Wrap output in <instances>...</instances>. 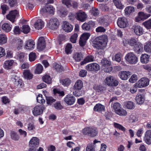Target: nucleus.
<instances>
[{
	"label": "nucleus",
	"instance_id": "nucleus-1",
	"mask_svg": "<svg viewBox=\"0 0 151 151\" xmlns=\"http://www.w3.org/2000/svg\"><path fill=\"white\" fill-rule=\"evenodd\" d=\"M108 42L107 36L101 35L96 38L93 42V46L97 50L96 53L99 55H103L104 53V49L106 47Z\"/></svg>",
	"mask_w": 151,
	"mask_h": 151
},
{
	"label": "nucleus",
	"instance_id": "nucleus-2",
	"mask_svg": "<svg viewBox=\"0 0 151 151\" xmlns=\"http://www.w3.org/2000/svg\"><path fill=\"white\" fill-rule=\"evenodd\" d=\"M82 133L84 135H87L91 137L97 135L98 131L96 128L93 127H87L82 130Z\"/></svg>",
	"mask_w": 151,
	"mask_h": 151
},
{
	"label": "nucleus",
	"instance_id": "nucleus-3",
	"mask_svg": "<svg viewBox=\"0 0 151 151\" xmlns=\"http://www.w3.org/2000/svg\"><path fill=\"white\" fill-rule=\"evenodd\" d=\"M83 87V83L81 81L77 80L75 83L74 88L76 91L73 92V94L76 96H79L83 94L81 90Z\"/></svg>",
	"mask_w": 151,
	"mask_h": 151
},
{
	"label": "nucleus",
	"instance_id": "nucleus-4",
	"mask_svg": "<svg viewBox=\"0 0 151 151\" xmlns=\"http://www.w3.org/2000/svg\"><path fill=\"white\" fill-rule=\"evenodd\" d=\"M101 63L103 71L106 73H109L111 71L112 68L110 61L104 58L101 60Z\"/></svg>",
	"mask_w": 151,
	"mask_h": 151
},
{
	"label": "nucleus",
	"instance_id": "nucleus-5",
	"mask_svg": "<svg viewBox=\"0 0 151 151\" xmlns=\"http://www.w3.org/2000/svg\"><path fill=\"white\" fill-rule=\"evenodd\" d=\"M40 141L37 137H33L30 140L29 143L30 148L29 151H36L37 148L39 147Z\"/></svg>",
	"mask_w": 151,
	"mask_h": 151
},
{
	"label": "nucleus",
	"instance_id": "nucleus-6",
	"mask_svg": "<svg viewBox=\"0 0 151 151\" xmlns=\"http://www.w3.org/2000/svg\"><path fill=\"white\" fill-rule=\"evenodd\" d=\"M125 59L129 63L132 64H135L138 61L137 57L132 52L127 53L125 56Z\"/></svg>",
	"mask_w": 151,
	"mask_h": 151
},
{
	"label": "nucleus",
	"instance_id": "nucleus-7",
	"mask_svg": "<svg viewBox=\"0 0 151 151\" xmlns=\"http://www.w3.org/2000/svg\"><path fill=\"white\" fill-rule=\"evenodd\" d=\"M46 109L44 105H39L35 106L32 111L33 114L35 116L42 115L44 111Z\"/></svg>",
	"mask_w": 151,
	"mask_h": 151
},
{
	"label": "nucleus",
	"instance_id": "nucleus-8",
	"mask_svg": "<svg viewBox=\"0 0 151 151\" xmlns=\"http://www.w3.org/2000/svg\"><path fill=\"white\" fill-rule=\"evenodd\" d=\"M105 83L109 86H116L119 84V81L112 76L107 77L105 81Z\"/></svg>",
	"mask_w": 151,
	"mask_h": 151
},
{
	"label": "nucleus",
	"instance_id": "nucleus-9",
	"mask_svg": "<svg viewBox=\"0 0 151 151\" xmlns=\"http://www.w3.org/2000/svg\"><path fill=\"white\" fill-rule=\"evenodd\" d=\"M60 25V22L58 19H50L47 22V27L52 30L57 29Z\"/></svg>",
	"mask_w": 151,
	"mask_h": 151
},
{
	"label": "nucleus",
	"instance_id": "nucleus-10",
	"mask_svg": "<svg viewBox=\"0 0 151 151\" xmlns=\"http://www.w3.org/2000/svg\"><path fill=\"white\" fill-rule=\"evenodd\" d=\"M149 80L146 78H142L135 83V86L138 88L145 87L149 84Z\"/></svg>",
	"mask_w": 151,
	"mask_h": 151
},
{
	"label": "nucleus",
	"instance_id": "nucleus-11",
	"mask_svg": "<svg viewBox=\"0 0 151 151\" xmlns=\"http://www.w3.org/2000/svg\"><path fill=\"white\" fill-rule=\"evenodd\" d=\"M86 69L88 71L95 72L100 69L99 65L96 63H92L87 65L86 67Z\"/></svg>",
	"mask_w": 151,
	"mask_h": 151
},
{
	"label": "nucleus",
	"instance_id": "nucleus-12",
	"mask_svg": "<svg viewBox=\"0 0 151 151\" xmlns=\"http://www.w3.org/2000/svg\"><path fill=\"white\" fill-rule=\"evenodd\" d=\"M90 36V34L88 33H84L81 35L79 42L81 46L83 47L85 45L87 40Z\"/></svg>",
	"mask_w": 151,
	"mask_h": 151
},
{
	"label": "nucleus",
	"instance_id": "nucleus-13",
	"mask_svg": "<svg viewBox=\"0 0 151 151\" xmlns=\"http://www.w3.org/2000/svg\"><path fill=\"white\" fill-rule=\"evenodd\" d=\"M63 23L62 28L65 32L68 33L72 31L73 26L69 22L66 21H64Z\"/></svg>",
	"mask_w": 151,
	"mask_h": 151
},
{
	"label": "nucleus",
	"instance_id": "nucleus-14",
	"mask_svg": "<svg viewBox=\"0 0 151 151\" xmlns=\"http://www.w3.org/2000/svg\"><path fill=\"white\" fill-rule=\"evenodd\" d=\"M46 47V43L45 39L43 37H40L38 40L37 48L40 50H43Z\"/></svg>",
	"mask_w": 151,
	"mask_h": 151
},
{
	"label": "nucleus",
	"instance_id": "nucleus-15",
	"mask_svg": "<svg viewBox=\"0 0 151 151\" xmlns=\"http://www.w3.org/2000/svg\"><path fill=\"white\" fill-rule=\"evenodd\" d=\"M6 17L7 19H15L18 18L22 19V17H19V12L16 10L10 11L9 14L6 15Z\"/></svg>",
	"mask_w": 151,
	"mask_h": 151
},
{
	"label": "nucleus",
	"instance_id": "nucleus-16",
	"mask_svg": "<svg viewBox=\"0 0 151 151\" xmlns=\"http://www.w3.org/2000/svg\"><path fill=\"white\" fill-rule=\"evenodd\" d=\"M64 99L66 103L69 105H73L75 103L76 100L75 97L70 95H67Z\"/></svg>",
	"mask_w": 151,
	"mask_h": 151
},
{
	"label": "nucleus",
	"instance_id": "nucleus-17",
	"mask_svg": "<svg viewBox=\"0 0 151 151\" xmlns=\"http://www.w3.org/2000/svg\"><path fill=\"white\" fill-rule=\"evenodd\" d=\"M131 74L130 72L127 71H121L119 72L118 76L123 80H126L129 78Z\"/></svg>",
	"mask_w": 151,
	"mask_h": 151
},
{
	"label": "nucleus",
	"instance_id": "nucleus-18",
	"mask_svg": "<svg viewBox=\"0 0 151 151\" xmlns=\"http://www.w3.org/2000/svg\"><path fill=\"white\" fill-rule=\"evenodd\" d=\"M45 23L42 19H37L34 24V27L37 30H40L42 29L44 26Z\"/></svg>",
	"mask_w": 151,
	"mask_h": 151
},
{
	"label": "nucleus",
	"instance_id": "nucleus-19",
	"mask_svg": "<svg viewBox=\"0 0 151 151\" xmlns=\"http://www.w3.org/2000/svg\"><path fill=\"white\" fill-rule=\"evenodd\" d=\"M143 45L139 42L136 44L133 47L134 51L137 53L139 54L143 51Z\"/></svg>",
	"mask_w": 151,
	"mask_h": 151
},
{
	"label": "nucleus",
	"instance_id": "nucleus-20",
	"mask_svg": "<svg viewBox=\"0 0 151 151\" xmlns=\"http://www.w3.org/2000/svg\"><path fill=\"white\" fill-rule=\"evenodd\" d=\"M145 140L147 144H151V130H147L145 133Z\"/></svg>",
	"mask_w": 151,
	"mask_h": 151
},
{
	"label": "nucleus",
	"instance_id": "nucleus-21",
	"mask_svg": "<svg viewBox=\"0 0 151 151\" xmlns=\"http://www.w3.org/2000/svg\"><path fill=\"white\" fill-rule=\"evenodd\" d=\"M55 8L52 6L50 5H47L44 8H43L41 11H46L50 14H54L55 12Z\"/></svg>",
	"mask_w": 151,
	"mask_h": 151
},
{
	"label": "nucleus",
	"instance_id": "nucleus-22",
	"mask_svg": "<svg viewBox=\"0 0 151 151\" xmlns=\"http://www.w3.org/2000/svg\"><path fill=\"white\" fill-rule=\"evenodd\" d=\"M133 29L134 32L137 35L140 36L143 33V29L142 28L139 26H134Z\"/></svg>",
	"mask_w": 151,
	"mask_h": 151
},
{
	"label": "nucleus",
	"instance_id": "nucleus-23",
	"mask_svg": "<svg viewBox=\"0 0 151 151\" xmlns=\"http://www.w3.org/2000/svg\"><path fill=\"white\" fill-rule=\"evenodd\" d=\"M93 110L95 111L100 112L105 110V106L101 104H96L94 106Z\"/></svg>",
	"mask_w": 151,
	"mask_h": 151
},
{
	"label": "nucleus",
	"instance_id": "nucleus-24",
	"mask_svg": "<svg viewBox=\"0 0 151 151\" xmlns=\"http://www.w3.org/2000/svg\"><path fill=\"white\" fill-rule=\"evenodd\" d=\"M127 19H118L117 24L118 26L120 28H124L127 27L128 24Z\"/></svg>",
	"mask_w": 151,
	"mask_h": 151
},
{
	"label": "nucleus",
	"instance_id": "nucleus-25",
	"mask_svg": "<svg viewBox=\"0 0 151 151\" xmlns=\"http://www.w3.org/2000/svg\"><path fill=\"white\" fill-rule=\"evenodd\" d=\"M14 63V61L12 60H8L5 61L4 65V68L7 70L11 69Z\"/></svg>",
	"mask_w": 151,
	"mask_h": 151
},
{
	"label": "nucleus",
	"instance_id": "nucleus-26",
	"mask_svg": "<svg viewBox=\"0 0 151 151\" xmlns=\"http://www.w3.org/2000/svg\"><path fill=\"white\" fill-rule=\"evenodd\" d=\"M136 101L138 104H142L145 100V96L142 94H137L136 97Z\"/></svg>",
	"mask_w": 151,
	"mask_h": 151
},
{
	"label": "nucleus",
	"instance_id": "nucleus-27",
	"mask_svg": "<svg viewBox=\"0 0 151 151\" xmlns=\"http://www.w3.org/2000/svg\"><path fill=\"white\" fill-rule=\"evenodd\" d=\"M35 45V42L33 40H31L27 41L25 45V48L27 49L31 50L34 48Z\"/></svg>",
	"mask_w": 151,
	"mask_h": 151
},
{
	"label": "nucleus",
	"instance_id": "nucleus-28",
	"mask_svg": "<svg viewBox=\"0 0 151 151\" xmlns=\"http://www.w3.org/2000/svg\"><path fill=\"white\" fill-rule=\"evenodd\" d=\"M94 61V57L92 55H88L84 60L81 62V65H83L86 63L93 62Z\"/></svg>",
	"mask_w": 151,
	"mask_h": 151
},
{
	"label": "nucleus",
	"instance_id": "nucleus-29",
	"mask_svg": "<svg viewBox=\"0 0 151 151\" xmlns=\"http://www.w3.org/2000/svg\"><path fill=\"white\" fill-rule=\"evenodd\" d=\"M23 76L24 78L27 80L32 79L33 77V74L31 73L29 70H24L23 72Z\"/></svg>",
	"mask_w": 151,
	"mask_h": 151
},
{
	"label": "nucleus",
	"instance_id": "nucleus-30",
	"mask_svg": "<svg viewBox=\"0 0 151 151\" xmlns=\"http://www.w3.org/2000/svg\"><path fill=\"white\" fill-rule=\"evenodd\" d=\"M73 58L76 62H79L83 59V55L81 52H76L74 54Z\"/></svg>",
	"mask_w": 151,
	"mask_h": 151
},
{
	"label": "nucleus",
	"instance_id": "nucleus-31",
	"mask_svg": "<svg viewBox=\"0 0 151 151\" xmlns=\"http://www.w3.org/2000/svg\"><path fill=\"white\" fill-rule=\"evenodd\" d=\"M54 96H58L59 97H62L65 95V93L63 91H60V89L56 88H54L53 90Z\"/></svg>",
	"mask_w": 151,
	"mask_h": 151
},
{
	"label": "nucleus",
	"instance_id": "nucleus-32",
	"mask_svg": "<svg viewBox=\"0 0 151 151\" xmlns=\"http://www.w3.org/2000/svg\"><path fill=\"white\" fill-rule=\"evenodd\" d=\"M150 56L148 55L144 54H142L140 57V60L142 63H147L149 60Z\"/></svg>",
	"mask_w": 151,
	"mask_h": 151
},
{
	"label": "nucleus",
	"instance_id": "nucleus-33",
	"mask_svg": "<svg viewBox=\"0 0 151 151\" xmlns=\"http://www.w3.org/2000/svg\"><path fill=\"white\" fill-rule=\"evenodd\" d=\"M77 19H86L87 18V15L86 13L81 11L76 13Z\"/></svg>",
	"mask_w": 151,
	"mask_h": 151
},
{
	"label": "nucleus",
	"instance_id": "nucleus-34",
	"mask_svg": "<svg viewBox=\"0 0 151 151\" xmlns=\"http://www.w3.org/2000/svg\"><path fill=\"white\" fill-rule=\"evenodd\" d=\"M125 105L127 109H133L135 107L134 103L130 101H128L125 103Z\"/></svg>",
	"mask_w": 151,
	"mask_h": 151
},
{
	"label": "nucleus",
	"instance_id": "nucleus-35",
	"mask_svg": "<svg viewBox=\"0 0 151 151\" xmlns=\"http://www.w3.org/2000/svg\"><path fill=\"white\" fill-rule=\"evenodd\" d=\"M113 1L117 8L120 9L123 8L124 5L121 3L120 0H113Z\"/></svg>",
	"mask_w": 151,
	"mask_h": 151
},
{
	"label": "nucleus",
	"instance_id": "nucleus-36",
	"mask_svg": "<svg viewBox=\"0 0 151 151\" xmlns=\"http://www.w3.org/2000/svg\"><path fill=\"white\" fill-rule=\"evenodd\" d=\"M150 14H147L144 12H140L138 13V18L139 19H147L150 16Z\"/></svg>",
	"mask_w": 151,
	"mask_h": 151
},
{
	"label": "nucleus",
	"instance_id": "nucleus-37",
	"mask_svg": "<svg viewBox=\"0 0 151 151\" xmlns=\"http://www.w3.org/2000/svg\"><path fill=\"white\" fill-rule=\"evenodd\" d=\"M135 10L134 8L132 6H129L127 7L124 10L125 13L126 15H129L133 12Z\"/></svg>",
	"mask_w": 151,
	"mask_h": 151
},
{
	"label": "nucleus",
	"instance_id": "nucleus-38",
	"mask_svg": "<svg viewBox=\"0 0 151 151\" xmlns=\"http://www.w3.org/2000/svg\"><path fill=\"white\" fill-rule=\"evenodd\" d=\"M2 28L3 30L6 32H9L12 29L11 27L9 24L7 23L4 24L2 25Z\"/></svg>",
	"mask_w": 151,
	"mask_h": 151
},
{
	"label": "nucleus",
	"instance_id": "nucleus-39",
	"mask_svg": "<svg viewBox=\"0 0 151 151\" xmlns=\"http://www.w3.org/2000/svg\"><path fill=\"white\" fill-rule=\"evenodd\" d=\"M116 113L117 114L122 116H125L127 114V111L121 107L119 110L116 111Z\"/></svg>",
	"mask_w": 151,
	"mask_h": 151
},
{
	"label": "nucleus",
	"instance_id": "nucleus-40",
	"mask_svg": "<svg viewBox=\"0 0 151 151\" xmlns=\"http://www.w3.org/2000/svg\"><path fill=\"white\" fill-rule=\"evenodd\" d=\"M72 48V45L71 43H68L65 47V51L67 54H71L72 52L71 49Z\"/></svg>",
	"mask_w": 151,
	"mask_h": 151
},
{
	"label": "nucleus",
	"instance_id": "nucleus-41",
	"mask_svg": "<svg viewBox=\"0 0 151 151\" xmlns=\"http://www.w3.org/2000/svg\"><path fill=\"white\" fill-rule=\"evenodd\" d=\"M145 51L149 53H151V42H147L144 46Z\"/></svg>",
	"mask_w": 151,
	"mask_h": 151
},
{
	"label": "nucleus",
	"instance_id": "nucleus-42",
	"mask_svg": "<svg viewBox=\"0 0 151 151\" xmlns=\"http://www.w3.org/2000/svg\"><path fill=\"white\" fill-rule=\"evenodd\" d=\"M53 107L56 110H60L64 108L61 105L60 101H58L53 104Z\"/></svg>",
	"mask_w": 151,
	"mask_h": 151
},
{
	"label": "nucleus",
	"instance_id": "nucleus-43",
	"mask_svg": "<svg viewBox=\"0 0 151 151\" xmlns=\"http://www.w3.org/2000/svg\"><path fill=\"white\" fill-rule=\"evenodd\" d=\"M10 136L11 138L15 141L18 140L19 138L18 135L14 131H11V132Z\"/></svg>",
	"mask_w": 151,
	"mask_h": 151
},
{
	"label": "nucleus",
	"instance_id": "nucleus-44",
	"mask_svg": "<svg viewBox=\"0 0 151 151\" xmlns=\"http://www.w3.org/2000/svg\"><path fill=\"white\" fill-rule=\"evenodd\" d=\"M42 79L44 82L50 84L52 82V79L49 75H45L42 78Z\"/></svg>",
	"mask_w": 151,
	"mask_h": 151
},
{
	"label": "nucleus",
	"instance_id": "nucleus-45",
	"mask_svg": "<svg viewBox=\"0 0 151 151\" xmlns=\"http://www.w3.org/2000/svg\"><path fill=\"white\" fill-rule=\"evenodd\" d=\"M114 127L117 129H119L123 132L126 131V128L121 124L116 122H114Z\"/></svg>",
	"mask_w": 151,
	"mask_h": 151
},
{
	"label": "nucleus",
	"instance_id": "nucleus-46",
	"mask_svg": "<svg viewBox=\"0 0 151 151\" xmlns=\"http://www.w3.org/2000/svg\"><path fill=\"white\" fill-rule=\"evenodd\" d=\"M142 24L147 29H151V19H148L145 21Z\"/></svg>",
	"mask_w": 151,
	"mask_h": 151
},
{
	"label": "nucleus",
	"instance_id": "nucleus-47",
	"mask_svg": "<svg viewBox=\"0 0 151 151\" xmlns=\"http://www.w3.org/2000/svg\"><path fill=\"white\" fill-rule=\"evenodd\" d=\"M43 70V67L42 65L40 64H38L36 67L35 73L37 74H40L42 73Z\"/></svg>",
	"mask_w": 151,
	"mask_h": 151
},
{
	"label": "nucleus",
	"instance_id": "nucleus-48",
	"mask_svg": "<svg viewBox=\"0 0 151 151\" xmlns=\"http://www.w3.org/2000/svg\"><path fill=\"white\" fill-rule=\"evenodd\" d=\"M99 22L101 25L105 27H106L109 24V22L108 19H99Z\"/></svg>",
	"mask_w": 151,
	"mask_h": 151
},
{
	"label": "nucleus",
	"instance_id": "nucleus-49",
	"mask_svg": "<svg viewBox=\"0 0 151 151\" xmlns=\"http://www.w3.org/2000/svg\"><path fill=\"white\" fill-rule=\"evenodd\" d=\"M138 40L135 38H131L129 39V45L132 46L134 47L138 43Z\"/></svg>",
	"mask_w": 151,
	"mask_h": 151
},
{
	"label": "nucleus",
	"instance_id": "nucleus-50",
	"mask_svg": "<svg viewBox=\"0 0 151 151\" xmlns=\"http://www.w3.org/2000/svg\"><path fill=\"white\" fill-rule=\"evenodd\" d=\"M30 31V28L28 25H24L22 26V31L24 34H27Z\"/></svg>",
	"mask_w": 151,
	"mask_h": 151
},
{
	"label": "nucleus",
	"instance_id": "nucleus-51",
	"mask_svg": "<svg viewBox=\"0 0 151 151\" xmlns=\"http://www.w3.org/2000/svg\"><path fill=\"white\" fill-rule=\"evenodd\" d=\"M7 42V38L5 35L3 34L0 35V44L2 45Z\"/></svg>",
	"mask_w": 151,
	"mask_h": 151
},
{
	"label": "nucleus",
	"instance_id": "nucleus-52",
	"mask_svg": "<svg viewBox=\"0 0 151 151\" xmlns=\"http://www.w3.org/2000/svg\"><path fill=\"white\" fill-rule=\"evenodd\" d=\"M14 84L17 86L21 88L23 87L24 86V83L22 80L20 79L17 81L16 80L14 82Z\"/></svg>",
	"mask_w": 151,
	"mask_h": 151
},
{
	"label": "nucleus",
	"instance_id": "nucleus-53",
	"mask_svg": "<svg viewBox=\"0 0 151 151\" xmlns=\"http://www.w3.org/2000/svg\"><path fill=\"white\" fill-rule=\"evenodd\" d=\"M71 80L68 78L63 79L62 81V84L64 86H68L71 83Z\"/></svg>",
	"mask_w": 151,
	"mask_h": 151
},
{
	"label": "nucleus",
	"instance_id": "nucleus-54",
	"mask_svg": "<svg viewBox=\"0 0 151 151\" xmlns=\"http://www.w3.org/2000/svg\"><path fill=\"white\" fill-rule=\"evenodd\" d=\"M56 100L52 97H49L46 98L47 103L48 105H51L52 104L55 102Z\"/></svg>",
	"mask_w": 151,
	"mask_h": 151
},
{
	"label": "nucleus",
	"instance_id": "nucleus-55",
	"mask_svg": "<svg viewBox=\"0 0 151 151\" xmlns=\"http://www.w3.org/2000/svg\"><path fill=\"white\" fill-rule=\"evenodd\" d=\"M42 96V95L41 94L38 95L37 98V100L38 102L43 104L44 103H45V100L43 99Z\"/></svg>",
	"mask_w": 151,
	"mask_h": 151
},
{
	"label": "nucleus",
	"instance_id": "nucleus-56",
	"mask_svg": "<svg viewBox=\"0 0 151 151\" xmlns=\"http://www.w3.org/2000/svg\"><path fill=\"white\" fill-rule=\"evenodd\" d=\"M113 106L116 113V111L119 110L122 107V105L119 103L116 102L113 104Z\"/></svg>",
	"mask_w": 151,
	"mask_h": 151
},
{
	"label": "nucleus",
	"instance_id": "nucleus-57",
	"mask_svg": "<svg viewBox=\"0 0 151 151\" xmlns=\"http://www.w3.org/2000/svg\"><path fill=\"white\" fill-rule=\"evenodd\" d=\"M36 54L35 52H31L29 55V59L30 61H34L36 58Z\"/></svg>",
	"mask_w": 151,
	"mask_h": 151
},
{
	"label": "nucleus",
	"instance_id": "nucleus-58",
	"mask_svg": "<svg viewBox=\"0 0 151 151\" xmlns=\"http://www.w3.org/2000/svg\"><path fill=\"white\" fill-rule=\"evenodd\" d=\"M137 80V76L135 74H133L129 79V81L132 83H134L136 82Z\"/></svg>",
	"mask_w": 151,
	"mask_h": 151
},
{
	"label": "nucleus",
	"instance_id": "nucleus-59",
	"mask_svg": "<svg viewBox=\"0 0 151 151\" xmlns=\"http://www.w3.org/2000/svg\"><path fill=\"white\" fill-rule=\"evenodd\" d=\"M78 36V35L77 33H75L72 35L70 37V41L71 42L73 43H76Z\"/></svg>",
	"mask_w": 151,
	"mask_h": 151
},
{
	"label": "nucleus",
	"instance_id": "nucleus-60",
	"mask_svg": "<svg viewBox=\"0 0 151 151\" xmlns=\"http://www.w3.org/2000/svg\"><path fill=\"white\" fill-rule=\"evenodd\" d=\"M71 0H63V3L65 5L68 7H70L72 6Z\"/></svg>",
	"mask_w": 151,
	"mask_h": 151
},
{
	"label": "nucleus",
	"instance_id": "nucleus-61",
	"mask_svg": "<svg viewBox=\"0 0 151 151\" xmlns=\"http://www.w3.org/2000/svg\"><path fill=\"white\" fill-rule=\"evenodd\" d=\"M55 69L57 71L61 72L63 70V68L61 65L56 64L55 66Z\"/></svg>",
	"mask_w": 151,
	"mask_h": 151
},
{
	"label": "nucleus",
	"instance_id": "nucleus-62",
	"mask_svg": "<svg viewBox=\"0 0 151 151\" xmlns=\"http://www.w3.org/2000/svg\"><path fill=\"white\" fill-rule=\"evenodd\" d=\"M18 56L19 60L21 62H23L24 61V54L22 52L19 53Z\"/></svg>",
	"mask_w": 151,
	"mask_h": 151
},
{
	"label": "nucleus",
	"instance_id": "nucleus-63",
	"mask_svg": "<svg viewBox=\"0 0 151 151\" xmlns=\"http://www.w3.org/2000/svg\"><path fill=\"white\" fill-rule=\"evenodd\" d=\"M82 28L83 30L88 31L90 30L91 28L88 23L85 22L82 26Z\"/></svg>",
	"mask_w": 151,
	"mask_h": 151
},
{
	"label": "nucleus",
	"instance_id": "nucleus-64",
	"mask_svg": "<svg viewBox=\"0 0 151 151\" xmlns=\"http://www.w3.org/2000/svg\"><path fill=\"white\" fill-rule=\"evenodd\" d=\"M35 129V127L33 123L29 122L27 126V129L29 131H31Z\"/></svg>",
	"mask_w": 151,
	"mask_h": 151
}]
</instances>
